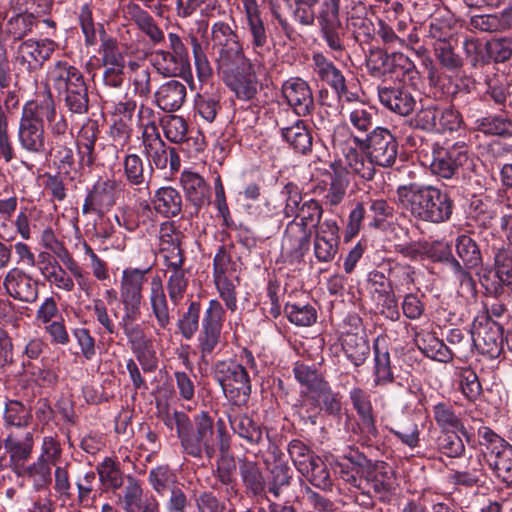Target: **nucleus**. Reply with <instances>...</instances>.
Wrapping results in <instances>:
<instances>
[{
	"label": "nucleus",
	"mask_w": 512,
	"mask_h": 512,
	"mask_svg": "<svg viewBox=\"0 0 512 512\" xmlns=\"http://www.w3.org/2000/svg\"><path fill=\"white\" fill-rule=\"evenodd\" d=\"M374 386H387L394 381V373L391 366L390 353L388 348L381 345L379 339L374 342Z\"/></svg>",
	"instance_id": "nucleus-42"
},
{
	"label": "nucleus",
	"mask_w": 512,
	"mask_h": 512,
	"mask_svg": "<svg viewBox=\"0 0 512 512\" xmlns=\"http://www.w3.org/2000/svg\"><path fill=\"white\" fill-rule=\"evenodd\" d=\"M4 446L12 461H26L34 447V432L26 430L23 433H9L4 439Z\"/></svg>",
	"instance_id": "nucleus-43"
},
{
	"label": "nucleus",
	"mask_w": 512,
	"mask_h": 512,
	"mask_svg": "<svg viewBox=\"0 0 512 512\" xmlns=\"http://www.w3.org/2000/svg\"><path fill=\"white\" fill-rule=\"evenodd\" d=\"M282 94L298 116H307L314 110L313 93L306 81L294 77L282 85Z\"/></svg>",
	"instance_id": "nucleus-22"
},
{
	"label": "nucleus",
	"mask_w": 512,
	"mask_h": 512,
	"mask_svg": "<svg viewBox=\"0 0 512 512\" xmlns=\"http://www.w3.org/2000/svg\"><path fill=\"white\" fill-rule=\"evenodd\" d=\"M255 66L251 59H247L218 71L226 86L241 101H251L258 93L259 81Z\"/></svg>",
	"instance_id": "nucleus-9"
},
{
	"label": "nucleus",
	"mask_w": 512,
	"mask_h": 512,
	"mask_svg": "<svg viewBox=\"0 0 512 512\" xmlns=\"http://www.w3.org/2000/svg\"><path fill=\"white\" fill-rule=\"evenodd\" d=\"M142 154L148 160L149 174L153 169L165 170L168 165L172 172L180 168V157L175 148L168 146L160 133L141 139Z\"/></svg>",
	"instance_id": "nucleus-14"
},
{
	"label": "nucleus",
	"mask_w": 512,
	"mask_h": 512,
	"mask_svg": "<svg viewBox=\"0 0 512 512\" xmlns=\"http://www.w3.org/2000/svg\"><path fill=\"white\" fill-rule=\"evenodd\" d=\"M244 9L243 29L245 31L248 46L259 57H263L269 48V34L262 17V12L257 0H240Z\"/></svg>",
	"instance_id": "nucleus-11"
},
{
	"label": "nucleus",
	"mask_w": 512,
	"mask_h": 512,
	"mask_svg": "<svg viewBox=\"0 0 512 512\" xmlns=\"http://www.w3.org/2000/svg\"><path fill=\"white\" fill-rule=\"evenodd\" d=\"M155 102L163 111L174 112L181 108L186 98V86L177 80L163 83L155 92Z\"/></svg>",
	"instance_id": "nucleus-32"
},
{
	"label": "nucleus",
	"mask_w": 512,
	"mask_h": 512,
	"mask_svg": "<svg viewBox=\"0 0 512 512\" xmlns=\"http://www.w3.org/2000/svg\"><path fill=\"white\" fill-rule=\"evenodd\" d=\"M350 140L380 167H391L397 158L398 142L386 128L376 127L369 135H351Z\"/></svg>",
	"instance_id": "nucleus-7"
},
{
	"label": "nucleus",
	"mask_w": 512,
	"mask_h": 512,
	"mask_svg": "<svg viewBox=\"0 0 512 512\" xmlns=\"http://www.w3.org/2000/svg\"><path fill=\"white\" fill-rule=\"evenodd\" d=\"M47 81L63 98L65 107L74 114L89 108L88 87L83 73L66 60L55 61L48 69Z\"/></svg>",
	"instance_id": "nucleus-2"
},
{
	"label": "nucleus",
	"mask_w": 512,
	"mask_h": 512,
	"mask_svg": "<svg viewBox=\"0 0 512 512\" xmlns=\"http://www.w3.org/2000/svg\"><path fill=\"white\" fill-rule=\"evenodd\" d=\"M153 65L163 76H184L190 71V66L179 62L173 54L165 50L154 52Z\"/></svg>",
	"instance_id": "nucleus-52"
},
{
	"label": "nucleus",
	"mask_w": 512,
	"mask_h": 512,
	"mask_svg": "<svg viewBox=\"0 0 512 512\" xmlns=\"http://www.w3.org/2000/svg\"><path fill=\"white\" fill-rule=\"evenodd\" d=\"M429 35L434 40L433 47L439 67L428 66V79L435 99L447 100L446 69L448 68V19L435 18L430 23Z\"/></svg>",
	"instance_id": "nucleus-4"
},
{
	"label": "nucleus",
	"mask_w": 512,
	"mask_h": 512,
	"mask_svg": "<svg viewBox=\"0 0 512 512\" xmlns=\"http://www.w3.org/2000/svg\"><path fill=\"white\" fill-rule=\"evenodd\" d=\"M342 345L346 357L356 367L363 365L370 353L368 342L356 334L346 335Z\"/></svg>",
	"instance_id": "nucleus-57"
},
{
	"label": "nucleus",
	"mask_w": 512,
	"mask_h": 512,
	"mask_svg": "<svg viewBox=\"0 0 512 512\" xmlns=\"http://www.w3.org/2000/svg\"><path fill=\"white\" fill-rule=\"evenodd\" d=\"M293 372L296 380L306 387L305 395L307 398L309 394H313L326 382L316 369L304 363L297 362Z\"/></svg>",
	"instance_id": "nucleus-61"
},
{
	"label": "nucleus",
	"mask_w": 512,
	"mask_h": 512,
	"mask_svg": "<svg viewBox=\"0 0 512 512\" xmlns=\"http://www.w3.org/2000/svg\"><path fill=\"white\" fill-rule=\"evenodd\" d=\"M344 115L353 131L366 137L371 132L376 113L372 106L359 102L347 107Z\"/></svg>",
	"instance_id": "nucleus-41"
},
{
	"label": "nucleus",
	"mask_w": 512,
	"mask_h": 512,
	"mask_svg": "<svg viewBox=\"0 0 512 512\" xmlns=\"http://www.w3.org/2000/svg\"><path fill=\"white\" fill-rule=\"evenodd\" d=\"M217 438L220 456L216 461V467L213 469V476L226 486L225 496L229 501L231 497L237 494L236 486V463L230 454V436L226 432L225 424L222 420L217 421Z\"/></svg>",
	"instance_id": "nucleus-13"
},
{
	"label": "nucleus",
	"mask_w": 512,
	"mask_h": 512,
	"mask_svg": "<svg viewBox=\"0 0 512 512\" xmlns=\"http://www.w3.org/2000/svg\"><path fill=\"white\" fill-rule=\"evenodd\" d=\"M149 302L157 324L160 328L166 329L170 324V313L163 283L159 276H155L150 282Z\"/></svg>",
	"instance_id": "nucleus-38"
},
{
	"label": "nucleus",
	"mask_w": 512,
	"mask_h": 512,
	"mask_svg": "<svg viewBox=\"0 0 512 512\" xmlns=\"http://www.w3.org/2000/svg\"><path fill=\"white\" fill-rule=\"evenodd\" d=\"M331 168L333 174L323 202L325 205L333 207L339 205L344 200L349 185V179L345 173H343V165L341 163H332Z\"/></svg>",
	"instance_id": "nucleus-49"
},
{
	"label": "nucleus",
	"mask_w": 512,
	"mask_h": 512,
	"mask_svg": "<svg viewBox=\"0 0 512 512\" xmlns=\"http://www.w3.org/2000/svg\"><path fill=\"white\" fill-rule=\"evenodd\" d=\"M477 130L508 139L512 137V119L505 114H490L477 120Z\"/></svg>",
	"instance_id": "nucleus-50"
},
{
	"label": "nucleus",
	"mask_w": 512,
	"mask_h": 512,
	"mask_svg": "<svg viewBox=\"0 0 512 512\" xmlns=\"http://www.w3.org/2000/svg\"><path fill=\"white\" fill-rule=\"evenodd\" d=\"M37 24V18L32 16L15 13L6 22V33L14 40H21L26 35L32 32L34 26Z\"/></svg>",
	"instance_id": "nucleus-63"
},
{
	"label": "nucleus",
	"mask_w": 512,
	"mask_h": 512,
	"mask_svg": "<svg viewBox=\"0 0 512 512\" xmlns=\"http://www.w3.org/2000/svg\"><path fill=\"white\" fill-rule=\"evenodd\" d=\"M118 183L112 179L97 181L88 192L83 206V214L103 215L108 212L117 200Z\"/></svg>",
	"instance_id": "nucleus-18"
},
{
	"label": "nucleus",
	"mask_w": 512,
	"mask_h": 512,
	"mask_svg": "<svg viewBox=\"0 0 512 512\" xmlns=\"http://www.w3.org/2000/svg\"><path fill=\"white\" fill-rule=\"evenodd\" d=\"M181 423L179 437L183 451L194 458L206 456L209 460L215 456L214 424L207 412L202 411L194 418V425Z\"/></svg>",
	"instance_id": "nucleus-3"
},
{
	"label": "nucleus",
	"mask_w": 512,
	"mask_h": 512,
	"mask_svg": "<svg viewBox=\"0 0 512 512\" xmlns=\"http://www.w3.org/2000/svg\"><path fill=\"white\" fill-rule=\"evenodd\" d=\"M57 118L55 101L48 91L42 99L27 102L22 111L21 120L31 122L35 125H43Z\"/></svg>",
	"instance_id": "nucleus-30"
},
{
	"label": "nucleus",
	"mask_w": 512,
	"mask_h": 512,
	"mask_svg": "<svg viewBox=\"0 0 512 512\" xmlns=\"http://www.w3.org/2000/svg\"><path fill=\"white\" fill-rule=\"evenodd\" d=\"M470 442V433L463 421L450 412V458L460 457L465 452V443Z\"/></svg>",
	"instance_id": "nucleus-56"
},
{
	"label": "nucleus",
	"mask_w": 512,
	"mask_h": 512,
	"mask_svg": "<svg viewBox=\"0 0 512 512\" xmlns=\"http://www.w3.org/2000/svg\"><path fill=\"white\" fill-rule=\"evenodd\" d=\"M3 421L7 428H26L32 421V414L22 402L8 400L4 408Z\"/></svg>",
	"instance_id": "nucleus-53"
},
{
	"label": "nucleus",
	"mask_w": 512,
	"mask_h": 512,
	"mask_svg": "<svg viewBox=\"0 0 512 512\" xmlns=\"http://www.w3.org/2000/svg\"><path fill=\"white\" fill-rule=\"evenodd\" d=\"M141 316V311L123 312L118 326L123 330L132 351L143 348H150L152 341L147 337L143 328L137 323Z\"/></svg>",
	"instance_id": "nucleus-31"
},
{
	"label": "nucleus",
	"mask_w": 512,
	"mask_h": 512,
	"mask_svg": "<svg viewBox=\"0 0 512 512\" xmlns=\"http://www.w3.org/2000/svg\"><path fill=\"white\" fill-rule=\"evenodd\" d=\"M18 141L20 146L28 153H44L46 150L44 126L20 120Z\"/></svg>",
	"instance_id": "nucleus-34"
},
{
	"label": "nucleus",
	"mask_w": 512,
	"mask_h": 512,
	"mask_svg": "<svg viewBox=\"0 0 512 512\" xmlns=\"http://www.w3.org/2000/svg\"><path fill=\"white\" fill-rule=\"evenodd\" d=\"M271 479L266 488L275 498H279L283 489L290 485L291 469L283 462H276L270 470Z\"/></svg>",
	"instance_id": "nucleus-64"
},
{
	"label": "nucleus",
	"mask_w": 512,
	"mask_h": 512,
	"mask_svg": "<svg viewBox=\"0 0 512 512\" xmlns=\"http://www.w3.org/2000/svg\"><path fill=\"white\" fill-rule=\"evenodd\" d=\"M128 13L139 29L143 31L153 43H160L164 40V33L156 25L148 12L142 10L138 5H129Z\"/></svg>",
	"instance_id": "nucleus-55"
},
{
	"label": "nucleus",
	"mask_w": 512,
	"mask_h": 512,
	"mask_svg": "<svg viewBox=\"0 0 512 512\" xmlns=\"http://www.w3.org/2000/svg\"><path fill=\"white\" fill-rule=\"evenodd\" d=\"M239 473L245 489L253 496H263L270 501L267 497V485L265 477L254 461L247 459L240 460Z\"/></svg>",
	"instance_id": "nucleus-37"
},
{
	"label": "nucleus",
	"mask_w": 512,
	"mask_h": 512,
	"mask_svg": "<svg viewBox=\"0 0 512 512\" xmlns=\"http://www.w3.org/2000/svg\"><path fill=\"white\" fill-rule=\"evenodd\" d=\"M284 312L289 321L297 326H310L317 320L316 309L309 304L287 303Z\"/></svg>",
	"instance_id": "nucleus-62"
},
{
	"label": "nucleus",
	"mask_w": 512,
	"mask_h": 512,
	"mask_svg": "<svg viewBox=\"0 0 512 512\" xmlns=\"http://www.w3.org/2000/svg\"><path fill=\"white\" fill-rule=\"evenodd\" d=\"M188 286L189 275L185 269L169 271L166 287L172 304L179 305L183 301Z\"/></svg>",
	"instance_id": "nucleus-60"
},
{
	"label": "nucleus",
	"mask_w": 512,
	"mask_h": 512,
	"mask_svg": "<svg viewBox=\"0 0 512 512\" xmlns=\"http://www.w3.org/2000/svg\"><path fill=\"white\" fill-rule=\"evenodd\" d=\"M349 396L353 407L362 421L364 430L368 434L376 436L377 429L375 427V421L372 413L373 408L368 393L362 388L355 387L349 392Z\"/></svg>",
	"instance_id": "nucleus-46"
},
{
	"label": "nucleus",
	"mask_w": 512,
	"mask_h": 512,
	"mask_svg": "<svg viewBox=\"0 0 512 512\" xmlns=\"http://www.w3.org/2000/svg\"><path fill=\"white\" fill-rule=\"evenodd\" d=\"M364 475L377 493H387L394 488L396 481L394 471L383 461L373 462L372 467H369Z\"/></svg>",
	"instance_id": "nucleus-45"
},
{
	"label": "nucleus",
	"mask_w": 512,
	"mask_h": 512,
	"mask_svg": "<svg viewBox=\"0 0 512 512\" xmlns=\"http://www.w3.org/2000/svg\"><path fill=\"white\" fill-rule=\"evenodd\" d=\"M214 379L219 383L227 399L235 405L247 403L251 394V382L246 369L233 360L218 361L213 368Z\"/></svg>",
	"instance_id": "nucleus-6"
},
{
	"label": "nucleus",
	"mask_w": 512,
	"mask_h": 512,
	"mask_svg": "<svg viewBox=\"0 0 512 512\" xmlns=\"http://www.w3.org/2000/svg\"><path fill=\"white\" fill-rule=\"evenodd\" d=\"M3 288L15 300L34 303L38 299V283L21 268H11L3 279Z\"/></svg>",
	"instance_id": "nucleus-21"
},
{
	"label": "nucleus",
	"mask_w": 512,
	"mask_h": 512,
	"mask_svg": "<svg viewBox=\"0 0 512 512\" xmlns=\"http://www.w3.org/2000/svg\"><path fill=\"white\" fill-rule=\"evenodd\" d=\"M282 137L296 152L307 154L312 149V135L304 121L297 120L293 125L281 129Z\"/></svg>",
	"instance_id": "nucleus-48"
},
{
	"label": "nucleus",
	"mask_w": 512,
	"mask_h": 512,
	"mask_svg": "<svg viewBox=\"0 0 512 512\" xmlns=\"http://www.w3.org/2000/svg\"><path fill=\"white\" fill-rule=\"evenodd\" d=\"M310 240L311 231L293 219L287 224L282 238V253L292 259H301L310 248Z\"/></svg>",
	"instance_id": "nucleus-24"
},
{
	"label": "nucleus",
	"mask_w": 512,
	"mask_h": 512,
	"mask_svg": "<svg viewBox=\"0 0 512 512\" xmlns=\"http://www.w3.org/2000/svg\"><path fill=\"white\" fill-rule=\"evenodd\" d=\"M450 267L453 270L455 281L459 283L454 311L450 312V325H456L470 319L468 306L475 289L472 277L457 260L450 259Z\"/></svg>",
	"instance_id": "nucleus-15"
},
{
	"label": "nucleus",
	"mask_w": 512,
	"mask_h": 512,
	"mask_svg": "<svg viewBox=\"0 0 512 512\" xmlns=\"http://www.w3.org/2000/svg\"><path fill=\"white\" fill-rule=\"evenodd\" d=\"M299 472L315 487L328 490L332 487V479L327 464L315 455L307 462V467Z\"/></svg>",
	"instance_id": "nucleus-51"
},
{
	"label": "nucleus",
	"mask_w": 512,
	"mask_h": 512,
	"mask_svg": "<svg viewBox=\"0 0 512 512\" xmlns=\"http://www.w3.org/2000/svg\"><path fill=\"white\" fill-rule=\"evenodd\" d=\"M99 127L96 121L88 120L84 123L76 138L78 166L80 169L100 165L97 151Z\"/></svg>",
	"instance_id": "nucleus-23"
},
{
	"label": "nucleus",
	"mask_w": 512,
	"mask_h": 512,
	"mask_svg": "<svg viewBox=\"0 0 512 512\" xmlns=\"http://www.w3.org/2000/svg\"><path fill=\"white\" fill-rule=\"evenodd\" d=\"M181 185L188 200L196 207L209 203L210 188L197 173L183 171L180 177Z\"/></svg>",
	"instance_id": "nucleus-39"
},
{
	"label": "nucleus",
	"mask_w": 512,
	"mask_h": 512,
	"mask_svg": "<svg viewBox=\"0 0 512 512\" xmlns=\"http://www.w3.org/2000/svg\"><path fill=\"white\" fill-rule=\"evenodd\" d=\"M119 504L125 512H160V502L152 494L144 495L140 482L127 476L123 493L119 495Z\"/></svg>",
	"instance_id": "nucleus-20"
},
{
	"label": "nucleus",
	"mask_w": 512,
	"mask_h": 512,
	"mask_svg": "<svg viewBox=\"0 0 512 512\" xmlns=\"http://www.w3.org/2000/svg\"><path fill=\"white\" fill-rule=\"evenodd\" d=\"M100 482L107 488L117 490L124 484V475L119 464L111 457H105L96 466Z\"/></svg>",
	"instance_id": "nucleus-54"
},
{
	"label": "nucleus",
	"mask_w": 512,
	"mask_h": 512,
	"mask_svg": "<svg viewBox=\"0 0 512 512\" xmlns=\"http://www.w3.org/2000/svg\"><path fill=\"white\" fill-rule=\"evenodd\" d=\"M477 349L491 358H496L503 350V328L495 322L480 324L472 333Z\"/></svg>",
	"instance_id": "nucleus-26"
},
{
	"label": "nucleus",
	"mask_w": 512,
	"mask_h": 512,
	"mask_svg": "<svg viewBox=\"0 0 512 512\" xmlns=\"http://www.w3.org/2000/svg\"><path fill=\"white\" fill-rule=\"evenodd\" d=\"M314 73L316 79L329 85L334 91L343 90V84L346 82L342 72L323 54L313 55Z\"/></svg>",
	"instance_id": "nucleus-44"
},
{
	"label": "nucleus",
	"mask_w": 512,
	"mask_h": 512,
	"mask_svg": "<svg viewBox=\"0 0 512 512\" xmlns=\"http://www.w3.org/2000/svg\"><path fill=\"white\" fill-rule=\"evenodd\" d=\"M397 195L402 209L417 219L434 223L448 219V193L435 186H402Z\"/></svg>",
	"instance_id": "nucleus-1"
},
{
	"label": "nucleus",
	"mask_w": 512,
	"mask_h": 512,
	"mask_svg": "<svg viewBox=\"0 0 512 512\" xmlns=\"http://www.w3.org/2000/svg\"><path fill=\"white\" fill-rule=\"evenodd\" d=\"M307 400L311 406L308 410V418L312 424H316L317 416L322 410L331 416L341 414V397L338 393L332 391L327 381L313 394H309Z\"/></svg>",
	"instance_id": "nucleus-25"
},
{
	"label": "nucleus",
	"mask_w": 512,
	"mask_h": 512,
	"mask_svg": "<svg viewBox=\"0 0 512 512\" xmlns=\"http://www.w3.org/2000/svg\"><path fill=\"white\" fill-rule=\"evenodd\" d=\"M39 270L43 278L59 290L71 292L74 289V281L67 271L58 263L57 260L43 257L39 262Z\"/></svg>",
	"instance_id": "nucleus-35"
},
{
	"label": "nucleus",
	"mask_w": 512,
	"mask_h": 512,
	"mask_svg": "<svg viewBox=\"0 0 512 512\" xmlns=\"http://www.w3.org/2000/svg\"><path fill=\"white\" fill-rule=\"evenodd\" d=\"M463 119L458 111H454L450 107V142L454 139L452 137L453 131H458V141L453 144V151H450V178L456 173L459 167L464 166L468 162V155L466 147L467 133L462 128Z\"/></svg>",
	"instance_id": "nucleus-29"
},
{
	"label": "nucleus",
	"mask_w": 512,
	"mask_h": 512,
	"mask_svg": "<svg viewBox=\"0 0 512 512\" xmlns=\"http://www.w3.org/2000/svg\"><path fill=\"white\" fill-rule=\"evenodd\" d=\"M231 429L249 445L256 446L263 442V429L247 414L229 415Z\"/></svg>",
	"instance_id": "nucleus-40"
},
{
	"label": "nucleus",
	"mask_w": 512,
	"mask_h": 512,
	"mask_svg": "<svg viewBox=\"0 0 512 512\" xmlns=\"http://www.w3.org/2000/svg\"><path fill=\"white\" fill-rule=\"evenodd\" d=\"M56 44L50 39H27L22 41L14 51L13 63L19 71L32 74L42 68L55 51Z\"/></svg>",
	"instance_id": "nucleus-10"
},
{
	"label": "nucleus",
	"mask_w": 512,
	"mask_h": 512,
	"mask_svg": "<svg viewBox=\"0 0 512 512\" xmlns=\"http://www.w3.org/2000/svg\"><path fill=\"white\" fill-rule=\"evenodd\" d=\"M342 152L344 158L334 163H341L343 165V173L346 176L352 173L367 181L373 179L377 164L371 161L367 154L365 156L354 147L343 148Z\"/></svg>",
	"instance_id": "nucleus-28"
},
{
	"label": "nucleus",
	"mask_w": 512,
	"mask_h": 512,
	"mask_svg": "<svg viewBox=\"0 0 512 512\" xmlns=\"http://www.w3.org/2000/svg\"><path fill=\"white\" fill-rule=\"evenodd\" d=\"M224 315L225 311L221 303L216 299L210 300L202 318L201 329L197 337L202 359L212 355L220 344Z\"/></svg>",
	"instance_id": "nucleus-12"
},
{
	"label": "nucleus",
	"mask_w": 512,
	"mask_h": 512,
	"mask_svg": "<svg viewBox=\"0 0 512 512\" xmlns=\"http://www.w3.org/2000/svg\"><path fill=\"white\" fill-rule=\"evenodd\" d=\"M153 208L164 217H175L182 210V196L171 186L157 189L151 199Z\"/></svg>",
	"instance_id": "nucleus-36"
},
{
	"label": "nucleus",
	"mask_w": 512,
	"mask_h": 512,
	"mask_svg": "<svg viewBox=\"0 0 512 512\" xmlns=\"http://www.w3.org/2000/svg\"><path fill=\"white\" fill-rule=\"evenodd\" d=\"M122 168L123 177L127 184L136 187L139 193L150 194V176L147 178L144 161L139 155L135 153L125 155L122 161Z\"/></svg>",
	"instance_id": "nucleus-33"
},
{
	"label": "nucleus",
	"mask_w": 512,
	"mask_h": 512,
	"mask_svg": "<svg viewBox=\"0 0 512 512\" xmlns=\"http://www.w3.org/2000/svg\"><path fill=\"white\" fill-rule=\"evenodd\" d=\"M453 387L470 401L476 400L482 391L478 376L470 367H455Z\"/></svg>",
	"instance_id": "nucleus-47"
},
{
	"label": "nucleus",
	"mask_w": 512,
	"mask_h": 512,
	"mask_svg": "<svg viewBox=\"0 0 512 512\" xmlns=\"http://www.w3.org/2000/svg\"><path fill=\"white\" fill-rule=\"evenodd\" d=\"M340 0H322L318 22L327 45L334 51H343L344 45L339 35L341 21L339 18Z\"/></svg>",
	"instance_id": "nucleus-19"
},
{
	"label": "nucleus",
	"mask_w": 512,
	"mask_h": 512,
	"mask_svg": "<svg viewBox=\"0 0 512 512\" xmlns=\"http://www.w3.org/2000/svg\"><path fill=\"white\" fill-rule=\"evenodd\" d=\"M479 444L489 467L505 484L512 485V446L492 429H478Z\"/></svg>",
	"instance_id": "nucleus-5"
},
{
	"label": "nucleus",
	"mask_w": 512,
	"mask_h": 512,
	"mask_svg": "<svg viewBox=\"0 0 512 512\" xmlns=\"http://www.w3.org/2000/svg\"><path fill=\"white\" fill-rule=\"evenodd\" d=\"M378 98L383 106L402 116L409 115L416 103L409 91L400 85L379 86Z\"/></svg>",
	"instance_id": "nucleus-27"
},
{
	"label": "nucleus",
	"mask_w": 512,
	"mask_h": 512,
	"mask_svg": "<svg viewBox=\"0 0 512 512\" xmlns=\"http://www.w3.org/2000/svg\"><path fill=\"white\" fill-rule=\"evenodd\" d=\"M99 53L106 70L125 69V57L116 40L102 37Z\"/></svg>",
	"instance_id": "nucleus-58"
},
{
	"label": "nucleus",
	"mask_w": 512,
	"mask_h": 512,
	"mask_svg": "<svg viewBox=\"0 0 512 512\" xmlns=\"http://www.w3.org/2000/svg\"><path fill=\"white\" fill-rule=\"evenodd\" d=\"M150 268H126L120 280V302L123 312L141 311L142 289Z\"/></svg>",
	"instance_id": "nucleus-16"
},
{
	"label": "nucleus",
	"mask_w": 512,
	"mask_h": 512,
	"mask_svg": "<svg viewBox=\"0 0 512 512\" xmlns=\"http://www.w3.org/2000/svg\"><path fill=\"white\" fill-rule=\"evenodd\" d=\"M25 475L28 480L32 483L35 491H47L52 482V469L51 465L43 462L42 460H36L32 464L26 467Z\"/></svg>",
	"instance_id": "nucleus-59"
},
{
	"label": "nucleus",
	"mask_w": 512,
	"mask_h": 512,
	"mask_svg": "<svg viewBox=\"0 0 512 512\" xmlns=\"http://www.w3.org/2000/svg\"><path fill=\"white\" fill-rule=\"evenodd\" d=\"M481 284L486 292L495 297L504 292V287L512 290V255L507 250L495 254V268L483 275Z\"/></svg>",
	"instance_id": "nucleus-17"
},
{
	"label": "nucleus",
	"mask_w": 512,
	"mask_h": 512,
	"mask_svg": "<svg viewBox=\"0 0 512 512\" xmlns=\"http://www.w3.org/2000/svg\"><path fill=\"white\" fill-rule=\"evenodd\" d=\"M211 40L212 49L217 55L218 71L249 59L236 31L229 24L223 21L214 23L211 27Z\"/></svg>",
	"instance_id": "nucleus-8"
}]
</instances>
